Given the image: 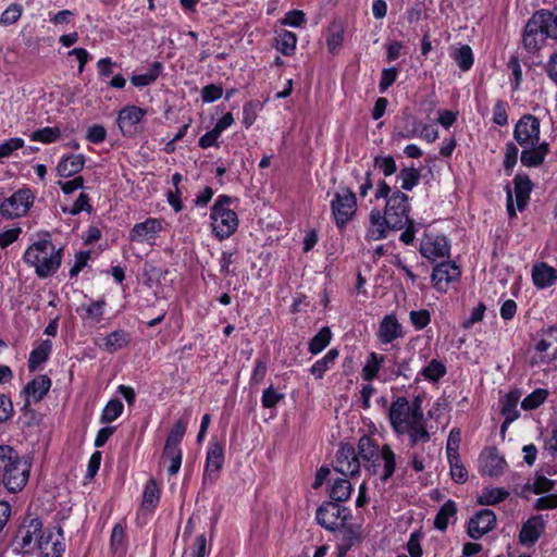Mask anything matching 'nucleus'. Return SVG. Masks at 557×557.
Returning <instances> with one entry per match:
<instances>
[{"label":"nucleus","mask_w":557,"mask_h":557,"mask_svg":"<svg viewBox=\"0 0 557 557\" xmlns=\"http://www.w3.org/2000/svg\"><path fill=\"white\" fill-rule=\"evenodd\" d=\"M388 419L395 434L408 435L411 446L431 438L421 396H416L411 403L404 396L396 397L389 406Z\"/></svg>","instance_id":"nucleus-1"},{"label":"nucleus","mask_w":557,"mask_h":557,"mask_svg":"<svg viewBox=\"0 0 557 557\" xmlns=\"http://www.w3.org/2000/svg\"><path fill=\"white\" fill-rule=\"evenodd\" d=\"M513 138L522 148L520 161L523 166L542 165L549 152V144L541 141V123L532 114L522 115L515 125Z\"/></svg>","instance_id":"nucleus-2"},{"label":"nucleus","mask_w":557,"mask_h":557,"mask_svg":"<svg viewBox=\"0 0 557 557\" xmlns=\"http://www.w3.org/2000/svg\"><path fill=\"white\" fill-rule=\"evenodd\" d=\"M32 461L10 445H0V483L10 493L21 492L28 482Z\"/></svg>","instance_id":"nucleus-3"},{"label":"nucleus","mask_w":557,"mask_h":557,"mask_svg":"<svg viewBox=\"0 0 557 557\" xmlns=\"http://www.w3.org/2000/svg\"><path fill=\"white\" fill-rule=\"evenodd\" d=\"M62 258L63 248L57 247L48 234L29 245L23 255V261L34 268L39 278H47L55 273Z\"/></svg>","instance_id":"nucleus-4"},{"label":"nucleus","mask_w":557,"mask_h":557,"mask_svg":"<svg viewBox=\"0 0 557 557\" xmlns=\"http://www.w3.org/2000/svg\"><path fill=\"white\" fill-rule=\"evenodd\" d=\"M557 38V7L553 11L540 10L528 21L522 37L525 50L534 52L547 38Z\"/></svg>","instance_id":"nucleus-5"},{"label":"nucleus","mask_w":557,"mask_h":557,"mask_svg":"<svg viewBox=\"0 0 557 557\" xmlns=\"http://www.w3.org/2000/svg\"><path fill=\"white\" fill-rule=\"evenodd\" d=\"M233 199L227 195H219L210 210L212 233L220 239L231 237L237 230L239 220L231 209Z\"/></svg>","instance_id":"nucleus-6"},{"label":"nucleus","mask_w":557,"mask_h":557,"mask_svg":"<svg viewBox=\"0 0 557 557\" xmlns=\"http://www.w3.org/2000/svg\"><path fill=\"white\" fill-rule=\"evenodd\" d=\"M35 201V193L29 187H23L3 199L0 203V214L5 220L25 216Z\"/></svg>","instance_id":"nucleus-7"},{"label":"nucleus","mask_w":557,"mask_h":557,"mask_svg":"<svg viewBox=\"0 0 557 557\" xmlns=\"http://www.w3.org/2000/svg\"><path fill=\"white\" fill-rule=\"evenodd\" d=\"M410 198L403 191L396 190L387 198L383 214L395 231L403 230L411 220Z\"/></svg>","instance_id":"nucleus-8"},{"label":"nucleus","mask_w":557,"mask_h":557,"mask_svg":"<svg viewBox=\"0 0 557 557\" xmlns=\"http://www.w3.org/2000/svg\"><path fill=\"white\" fill-rule=\"evenodd\" d=\"M44 531V524L38 517H26L18 527L13 546L17 553L28 554L36 549L37 539Z\"/></svg>","instance_id":"nucleus-9"},{"label":"nucleus","mask_w":557,"mask_h":557,"mask_svg":"<svg viewBox=\"0 0 557 557\" xmlns=\"http://www.w3.org/2000/svg\"><path fill=\"white\" fill-rule=\"evenodd\" d=\"M331 210L336 226L344 228L357 211V198L354 191L345 187L335 193L331 201Z\"/></svg>","instance_id":"nucleus-10"},{"label":"nucleus","mask_w":557,"mask_h":557,"mask_svg":"<svg viewBox=\"0 0 557 557\" xmlns=\"http://www.w3.org/2000/svg\"><path fill=\"white\" fill-rule=\"evenodd\" d=\"M350 510L335 502L323 503L315 512L317 522L329 531H336L346 524Z\"/></svg>","instance_id":"nucleus-11"},{"label":"nucleus","mask_w":557,"mask_h":557,"mask_svg":"<svg viewBox=\"0 0 557 557\" xmlns=\"http://www.w3.org/2000/svg\"><path fill=\"white\" fill-rule=\"evenodd\" d=\"M36 548L40 552L41 557H62L65 550L62 529H44L37 539Z\"/></svg>","instance_id":"nucleus-12"},{"label":"nucleus","mask_w":557,"mask_h":557,"mask_svg":"<svg viewBox=\"0 0 557 557\" xmlns=\"http://www.w3.org/2000/svg\"><path fill=\"white\" fill-rule=\"evenodd\" d=\"M163 230V221L157 218H148L144 222L136 223L128 233V239L137 244L154 245L160 232Z\"/></svg>","instance_id":"nucleus-13"},{"label":"nucleus","mask_w":557,"mask_h":557,"mask_svg":"<svg viewBox=\"0 0 557 557\" xmlns=\"http://www.w3.org/2000/svg\"><path fill=\"white\" fill-rule=\"evenodd\" d=\"M223 463V446L219 442H210L207 448L206 465L202 475V482L205 485H212L216 482Z\"/></svg>","instance_id":"nucleus-14"},{"label":"nucleus","mask_w":557,"mask_h":557,"mask_svg":"<svg viewBox=\"0 0 557 557\" xmlns=\"http://www.w3.org/2000/svg\"><path fill=\"white\" fill-rule=\"evenodd\" d=\"M461 270L455 262H442L433 268L431 275L433 287L440 293H446L450 283L459 281Z\"/></svg>","instance_id":"nucleus-15"},{"label":"nucleus","mask_w":557,"mask_h":557,"mask_svg":"<svg viewBox=\"0 0 557 557\" xmlns=\"http://www.w3.org/2000/svg\"><path fill=\"white\" fill-rule=\"evenodd\" d=\"M334 469L345 476L359 474L360 460L352 445L345 444L339 447L336 454Z\"/></svg>","instance_id":"nucleus-16"},{"label":"nucleus","mask_w":557,"mask_h":557,"mask_svg":"<svg viewBox=\"0 0 557 557\" xmlns=\"http://www.w3.org/2000/svg\"><path fill=\"white\" fill-rule=\"evenodd\" d=\"M421 255L430 261L449 257L450 244L445 236L426 234L420 244Z\"/></svg>","instance_id":"nucleus-17"},{"label":"nucleus","mask_w":557,"mask_h":557,"mask_svg":"<svg viewBox=\"0 0 557 557\" xmlns=\"http://www.w3.org/2000/svg\"><path fill=\"white\" fill-rule=\"evenodd\" d=\"M496 524V515L491 509H482L476 512L468 523V534L473 540H479L490 532Z\"/></svg>","instance_id":"nucleus-18"},{"label":"nucleus","mask_w":557,"mask_h":557,"mask_svg":"<svg viewBox=\"0 0 557 557\" xmlns=\"http://www.w3.org/2000/svg\"><path fill=\"white\" fill-rule=\"evenodd\" d=\"M391 231L394 230L389 225L387 218L379 209H372L369 213V224L364 235L366 240L374 242L384 239L388 236Z\"/></svg>","instance_id":"nucleus-19"},{"label":"nucleus","mask_w":557,"mask_h":557,"mask_svg":"<svg viewBox=\"0 0 557 557\" xmlns=\"http://www.w3.org/2000/svg\"><path fill=\"white\" fill-rule=\"evenodd\" d=\"M546 520L543 515L531 516L521 527L519 542L523 546H533L545 531Z\"/></svg>","instance_id":"nucleus-20"},{"label":"nucleus","mask_w":557,"mask_h":557,"mask_svg":"<svg viewBox=\"0 0 557 557\" xmlns=\"http://www.w3.org/2000/svg\"><path fill=\"white\" fill-rule=\"evenodd\" d=\"M482 473L488 476H499L505 472L507 462L500 456L496 448H488L482 453L481 457Z\"/></svg>","instance_id":"nucleus-21"},{"label":"nucleus","mask_w":557,"mask_h":557,"mask_svg":"<svg viewBox=\"0 0 557 557\" xmlns=\"http://www.w3.org/2000/svg\"><path fill=\"white\" fill-rule=\"evenodd\" d=\"M358 457H360L364 462L368 463L369 469L372 470L373 473H377L380 463H379V453L380 449L375 445L373 438L368 435H362L358 441Z\"/></svg>","instance_id":"nucleus-22"},{"label":"nucleus","mask_w":557,"mask_h":557,"mask_svg":"<svg viewBox=\"0 0 557 557\" xmlns=\"http://www.w3.org/2000/svg\"><path fill=\"white\" fill-rule=\"evenodd\" d=\"M376 335L382 344L403 337V326L395 314H387L381 320Z\"/></svg>","instance_id":"nucleus-23"},{"label":"nucleus","mask_w":557,"mask_h":557,"mask_svg":"<svg viewBox=\"0 0 557 557\" xmlns=\"http://www.w3.org/2000/svg\"><path fill=\"white\" fill-rule=\"evenodd\" d=\"M51 387V380L47 375H38L26 384L23 393L25 394V405L30 401H40L49 392Z\"/></svg>","instance_id":"nucleus-24"},{"label":"nucleus","mask_w":557,"mask_h":557,"mask_svg":"<svg viewBox=\"0 0 557 557\" xmlns=\"http://www.w3.org/2000/svg\"><path fill=\"white\" fill-rule=\"evenodd\" d=\"M147 111L137 106H126L119 111L117 124L123 133L129 132L141 122Z\"/></svg>","instance_id":"nucleus-25"},{"label":"nucleus","mask_w":557,"mask_h":557,"mask_svg":"<svg viewBox=\"0 0 557 557\" xmlns=\"http://www.w3.org/2000/svg\"><path fill=\"white\" fill-rule=\"evenodd\" d=\"M532 281L533 284L544 289L552 286L557 280V271L546 262H539L532 267Z\"/></svg>","instance_id":"nucleus-26"},{"label":"nucleus","mask_w":557,"mask_h":557,"mask_svg":"<svg viewBox=\"0 0 557 557\" xmlns=\"http://www.w3.org/2000/svg\"><path fill=\"white\" fill-rule=\"evenodd\" d=\"M85 165V157L82 153L63 156L57 165L60 177L67 178L79 173Z\"/></svg>","instance_id":"nucleus-27"},{"label":"nucleus","mask_w":557,"mask_h":557,"mask_svg":"<svg viewBox=\"0 0 557 557\" xmlns=\"http://www.w3.org/2000/svg\"><path fill=\"white\" fill-rule=\"evenodd\" d=\"M513 185L517 209L522 211L530 200L533 184L527 174H517L513 178Z\"/></svg>","instance_id":"nucleus-28"},{"label":"nucleus","mask_w":557,"mask_h":557,"mask_svg":"<svg viewBox=\"0 0 557 557\" xmlns=\"http://www.w3.org/2000/svg\"><path fill=\"white\" fill-rule=\"evenodd\" d=\"M107 302L104 299L91 300L82 305L77 310L82 319L90 324H98L102 320Z\"/></svg>","instance_id":"nucleus-29"},{"label":"nucleus","mask_w":557,"mask_h":557,"mask_svg":"<svg viewBox=\"0 0 557 557\" xmlns=\"http://www.w3.org/2000/svg\"><path fill=\"white\" fill-rule=\"evenodd\" d=\"M183 453L180 445L166 444L164 445L161 460L169 462L168 472L171 476L178 473L182 466Z\"/></svg>","instance_id":"nucleus-30"},{"label":"nucleus","mask_w":557,"mask_h":557,"mask_svg":"<svg viewBox=\"0 0 557 557\" xmlns=\"http://www.w3.org/2000/svg\"><path fill=\"white\" fill-rule=\"evenodd\" d=\"M521 398V392L519 389L510 391L505 395L502 401V416L507 419L508 422H513L520 417L518 410V403Z\"/></svg>","instance_id":"nucleus-31"},{"label":"nucleus","mask_w":557,"mask_h":557,"mask_svg":"<svg viewBox=\"0 0 557 557\" xmlns=\"http://www.w3.org/2000/svg\"><path fill=\"white\" fill-rule=\"evenodd\" d=\"M52 352V342L50 339L42 341L35 347L28 358V370L35 372L42 363H45Z\"/></svg>","instance_id":"nucleus-32"},{"label":"nucleus","mask_w":557,"mask_h":557,"mask_svg":"<svg viewBox=\"0 0 557 557\" xmlns=\"http://www.w3.org/2000/svg\"><path fill=\"white\" fill-rule=\"evenodd\" d=\"M509 492L504 487H484L476 496V504L481 506H495L506 500Z\"/></svg>","instance_id":"nucleus-33"},{"label":"nucleus","mask_w":557,"mask_h":557,"mask_svg":"<svg viewBox=\"0 0 557 557\" xmlns=\"http://www.w3.org/2000/svg\"><path fill=\"white\" fill-rule=\"evenodd\" d=\"M383 463V471L380 474V479L386 482L391 479L396 469V455L393 448L388 444H384L379 453V462Z\"/></svg>","instance_id":"nucleus-34"},{"label":"nucleus","mask_w":557,"mask_h":557,"mask_svg":"<svg viewBox=\"0 0 557 557\" xmlns=\"http://www.w3.org/2000/svg\"><path fill=\"white\" fill-rule=\"evenodd\" d=\"M352 492V485L347 479H335L329 487V495L332 502L337 504L347 500Z\"/></svg>","instance_id":"nucleus-35"},{"label":"nucleus","mask_w":557,"mask_h":557,"mask_svg":"<svg viewBox=\"0 0 557 557\" xmlns=\"http://www.w3.org/2000/svg\"><path fill=\"white\" fill-rule=\"evenodd\" d=\"M338 358V350L335 348L330 349L322 358L318 359L310 368V373L315 379H322L326 371H329Z\"/></svg>","instance_id":"nucleus-36"},{"label":"nucleus","mask_w":557,"mask_h":557,"mask_svg":"<svg viewBox=\"0 0 557 557\" xmlns=\"http://www.w3.org/2000/svg\"><path fill=\"white\" fill-rule=\"evenodd\" d=\"M384 361L385 356L376 354L374 351L370 352L361 370L362 379L364 381L371 382L372 380L377 377V374Z\"/></svg>","instance_id":"nucleus-37"},{"label":"nucleus","mask_w":557,"mask_h":557,"mask_svg":"<svg viewBox=\"0 0 557 557\" xmlns=\"http://www.w3.org/2000/svg\"><path fill=\"white\" fill-rule=\"evenodd\" d=\"M162 71V64L158 61L153 62L148 70V72L144 74H134L131 76V83L138 88H143L151 85L157 78L160 76Z\"/></svg>","instance_id":"nucleus-38"},{"label":"nucleus","mask_w":557,"mask_h":557,"mask_svg":"<svg viewBox=\"0 0 557 557\" xmlns=\"http://www.w3.org/2000/svg\"><path fill=\"white\" fill-rule=\"evenodd\" d=\"M457 513V505L454 500L448 499L443 506L440 508L435 520L434 525L437 530L444 531L448 522L451 518H455Z\"/></svg>","instance_id":"nucleus-39"},{"label":"nucleus","mask_w":557,"mask_h":557,"mask_svg":"<svg viewBox=\"0 0 557 557\" xmlns=\"http://www.w3.org/2000/svg\"><path fill=\"white\" fill-rule=\"evenodd\" d=\"M131 341L129 334L124 330L111 332L104 339V348L109 352H115L125 347Z\"/></svg>","instance_id":"nucleus-40"},{"label":"nucleus","mask_w":557,"mask_h":557,"mask_svg":"<svg viewBox=\"0 0 557 557\" xmlns=\"http://www.w3.org/2000/svg\"><path fill=\"white\" fill-rule=\"evenodd\" d=\"M332 339L330 327H322L309 342L308 350L311 355H318L324 350Z\"/></svg>","instance_id":"nucleus-41"},{"label":"nucleus","mask_w":557,"mask_h":557,"mask_svg":"<svg viewBox=\"0 0 557 557\" xmlns=\"http://www.w3.org/2000/svg\"><path fill=\"white\" fill-rule=\"evenodd\" d=\"M297 36L289 30H281L277 33L276 49L284 55H292L296 49Z\"/></svg>","instance_id":"nucleus-42"},{"label":"nucleus","mask_w":557,"mask_h":557,"mask_svg":"<svg viewBox=\"0 0 557 557\" xmlns=\"http://www.w3.org/2000/svg\"><path fill=\"white\" fill-rule=\"evenodd\" d=\"M397 180L400 181V188L404 190H411L420 182V172L417 168H404L399 171Z\"/></svg>","instance_id":"nucleus-43"},{"label":"nucleus","mask_w":557,"mask_h":557,"mask_svg":"<svg viewBox=\"0 0 557 557\" xmlns=\"http://www.w3.org/2000/svg\"><path fill=\"white\" fill-rule=\"evenodd\" d=\"M61 129L59 127H44L33 132L29 135V139L42 144H52L60 139Z\"/></svg>","instance_id":"nucleus-44"},{"label":"nucleus","mask_w":557,"mask_h":557,"mask_svg":"<svg viewBox=\"0 0 557 557\" xmlns=\"http://www.w3.org/2000/svg\"><path fill=\"white\" fill-rule=\"evenodd\" d=\"M450 55L461 71H469L473 65V53L467 45L455 49Z\"/></svg>","instance_id":"nucleus-45"},{"label":"nucleus","mask_w":557,"mask_h":557,"mask_svg":"<svg viewBox=\"0 0 557 557\" xmlns=\"http://www.w3.org/2000/svg\"><path fill=\"white\" fill-rule=\"evenodd\" d=\"M124 405L120 399H110L102 409L100 421L110 423L115 421L123 412Z\"/></svg>","instance_id":"nucleus-46"},{"label":"nucleus","mask_w":557,"mask_h":557,"mask_svg":"<svg viewBox=\"0 0 557 557\" xmlns=\"http://www.w3.org/2000/svg\"><path fill=\"white\" fill-rule=\"evenodd\" d=\"M420 373L425 380L430 382H437L446 374V367L442 361L432 359L429 364L421 370Z\"/></svg>","instance_id":"nucleus-47"},{"label":"nucleus","mask_w":557,"mask_h":557,"mask_svg":"<svg viewBox=\"0 0 557 557\" xmlns=\"http://www.w3.org/2000/svg\"><path fill=\"white\" fill-rule=\"evenodd\" d=\"M447 460L450 467L451 479L456 483H465L468 479V472L461 462L460 455H453L447 457Z\"/></svg>","instance_id":"nucleus-48"},{"label":"nucleus","mask_w":557,"mask_h":557,"mask_svg":"<svg viewBox=\"0 0 557 557\" xmlns=\"http://www.w3.org/2000/svg\"><path fill=\"white\" fill-rule=\"evenodd\" d=\"M507 67L510 71V84L511 89L517 91L520 89V85L522 82V69L520 64V60L517 55H511L508 60Z\"/></svg>","instance_id":"nucleus-49"},{"label":"nucleus","mask_w":557,"mask_h":557,"mask_svg":"<svg viewBox=\"0 0 557 557\" xmlns=\"http://www.w3.org/2000/svg\"><path fill=\"white\" fill-rule=\"evenodd\" d=\"M548 392L544 388H537L529 394L522 401L521 407L524 410H533L540 407L547 398Z\"/></svg>","instance_id":"nucleus-50"},{"label":"nucleus","mask_w":557,"mask_h":557,"mask_svg":"<svg viewBox=\"0 0 557 557\" xmlns=\"http://www.w3.org/2000/svg\"><path fill=\"white\" fill-rule=\"evenodd\" d=\"M518 147L515 143L509 141L505 145L504 150V170L507 175L512 173V170L518 161Z\"/></svg>","instance_id":"nucleus-51"},{"label":"nucleus","mask_w":557,"mask_h":557,"mask_svg":"<svg viewBox=\"0 0 557 557\" xmlns=\"http://www.w3.org/2000/svg\"><path fill=\"white\" fill-rule=\"evenodd\" d=\"M160 499L159 488L152 480L148 481L143 495V506L145 508H154Z\"/></svg>","instance_id":"nucleus-52"},{"label":"nucleus","mask_w":557,"mask_h":557,"mask_svg":"<svg viewBox=\"0 0 557 557\" xmlns=\"http://www.w3.org/2000/svg\"><path fill=\"white\" fill-rule=\"evenodd\" d=\"M187 424V419H178L168 434L165 443L180 445L186 432Z\"/></svg>","instance_id":"nucleus-53"},{"label":"nucleus","mask_w":557,"mask_h":557,"mask_svg":"<svg viewBox=\"0 0 557 557\" xmlns=\"http://www.w3.org/2000/svg\"><path fill=\"white\" fill-rule=\"evenodd\" d=\"M23 8L18 3H13L9 5L1 14L0 24L3 26H9L16 23L22 16Z\"/></svg>","instance_id":"nucleus-54"},{"label":"nucleus","mask_w":557,"mask_h":557,"mask_svg":"<svg viewBox=\"0 0 557 557\" xmlns=\"http://www.w3.org/2000/svg\"><path fill=\"white\" fill-rule=\"evenodd\" d=\"M411 324L417 331L423 330L431 322V314L426 309L412 310L409 313Z\"/></svg>","instance_id":"nucleus-55"},{"label":"nucleus","mask_w":557,"mask_h":557,"mask_svg":"<svg viewBox=\"0 0 557 557\" xmlns=\"http://www.w3.org/2000/svg\"><path fill=\"white\" fill-rule=\"evenodd\" d=\"M374 166L380 169L384 176H391L393 175L396 170L397 165L395 162V159L392 156H377L374 158Z\"/></svg>","instance_id":"nucleus-56"},{"label":"nucleus","mask_w":557,"mask_h":557,"mask_svg":"<svg viewBox=\"0 0 557 557\" xmlns=\"http://www.w3.org/2000/svg\"><path fill=\"white\" fill-rule=\"evenodd\" d=\"M24 146V139L12 137L0 144V159L10 158L14 151Z\"/></svg>","instance_id":"nucleus-57"},{"label":"nucleus","mask_w":557,"mask_h":557,"mask_svg":"<svg viewBox=\"0 0 557 557\" xmlns=\"http://www.w3.org/2000/svg\"><path fill=\"white\" fill-rule=\"evenodd\" d=\"M508 103L504 100H497L493 108V122L498 126H505L508 124L507 114Z\"/></svg>","instance_id":"nucleus-58"},{"label":"nucleus","mask_w":557,"mask_h":557,"mask_svg":"<svg viewBox=\"0 0 557 557\" xmlns=\"http://www.w3.org/2000/svg\"><path fill=\"white\" fill-rule=\"evenodd\" d=\"M461 442V433L460 430L454 428L450 430L447 443H446V456L450 457L453 455H459V445Z\"/></svg>","instance_id":"nucleus-59"},{"label":"nucleus","mask_w":557,"mask_h":557,"mask_svg":"<svg viewBox=\"0 0 557 557\" xmlns=\"http://www.w3.org/2000/svg\"><path fill=\"white\" fill-rule=\"evenodd\" d=\"M284 395L276 392L275 388L270 385L262 393L261 404L264 408H273L275 407L281 399H283Z\"/></svg>","instance_id":"nucleus-60"},{"label":"nucleus","mask_w":557,"mask_h":557,"mask_svg":"<svg viewBox=\"0 0 557 557\" xmlns=\"http://www.w3.org/2000/svg\"><path fill=\"white\" fill-rule=\"evenodd\" d=\"M268 371L267 362L262 358L255 360V367L250 376V383L252 385H259L263 382Z\"/></svg>","instance_id":"nucleus-61"},{"label":"nucleus","mask_w":557,"mask_h":557,"mask_svg":"<svg viewBox=\"0 0 557 557\" xmlns=\"http://www.w3.org/2000/svg\"><path fill=\"white\" fill-rule=\"evenodd\" d=\"M398 76L396 67H388L382 71L381 79L379 83L380 92H385L395 83Z\"/></svg>","instance_id":"nucleus-62"},{"label":"nucleus","mask_w":557,"mask_h":557,"mask_svg":"<svg viewBox=\"0 0 557 557\" xmlns=\"http://www.w3.org/2000/svg\"><path fill=\"white\" fill-rule=\"evenodd\" d=\"M223 95V88L220 85L210 84L201 89V98L206 103H211L220 99Z\"/></svg>","instance_id":"nucleus-63"},{"label":"nucleus","mask_w":557,"mask_h":557,"mask_svg":"<svg viewBox=\"0 0 557 557\" xmlns=\"http://www.w3.org/2000/svg\"><path fill=\"white\" fill-rule=\"evenodd\" d=\"M536 510H548L557 508V494H548L539 497L533 505Z\"/></svg>","instance_id":"nucleus-64"}]
</instances>
